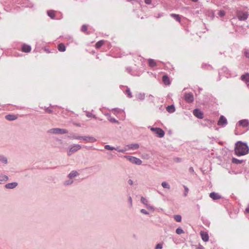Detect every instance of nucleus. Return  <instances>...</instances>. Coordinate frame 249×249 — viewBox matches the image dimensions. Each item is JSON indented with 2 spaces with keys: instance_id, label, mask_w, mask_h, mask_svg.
<instances>
[{
  "instance_id": "obj_50",
  "label": "nucleus",
  "mask_w": 249,
  "mask_h": 249,
  "mask_svg": "<svg viewBox=\"0 0 249 249\" xmlns=\"http://www.w3.org/2000/svg\"><path fill=\"white\" fill-rule=\"evenodd\" d=\"M0 160H1L2 162H3L4 163L7 162V160L4 157H2L1 159H0Z\"/></svg>"
},
{
  "instance_id": "obj_27",
  "label": "nucleus",
  "mask_w": 249,
  "mask_h": 249,
  "mask_svg": "<svg viewBox=\"0 0 249 249\" xmlns=\"http://www.w3.org/2000/svg\"><path fill=\"white\" fill-rule=\"evenodd\" d=\"M161 186L163 188H166L167 189H170V185L166 182L164 181L161 183Z\"/></svg>"
},
{
  "instance_id": "obj_49",
  "label": "nucleus",
  "mask_w": 249,
  "mask_h": 249,
  "mask_svg": "<svg viewBox=\"0 0 249 249\" xmlns=\"http://www.w3.org/2000/svg\"><path fill=\"white\" fill-rule=\"evenodd\" d=\"M144 2L147 4H150L151 3V0H144Z\"/></svg>"
},
{
  "instance_id": "obj_15",
  "label": "nucleus",
  "mask_w": 249,
  "mask_h": 249,
  "mask_svg": "<svg viewBox=\"0 0 249 249\" xmlns=\"http://www.w3.org/2000/svg\"><path fill=\"white\" fill-rule=\"evenodd\" d=\"M21 50L23 52L29 53L31 51V47L29 45L24 44L22 47Z\"/></svg>"
},
{
  "instance_id": "obj_9",
  "label": "nucleus",
  "mask_w": 249,
  "mask_h": 249,
  "mask_svg": "<svg viewBox=\"0 0 249 249\" xmlns=\"http://www.w3.org/2000/svg\"><path fill=\"white\" fill-rule=\"evenodd\" d=\"M193 114L197 118H199V119L203 118V113L199 109H197V108L195 109L193 111Z\"/></svg>"
},
{
  "instance_id": "obj_1",
  "label": "nucleus",
  "mask_w": 249,
  "mask_h": 249,
  "mask_svg": "<svg viewBox=\"0 0 249 249\" xmlns=\"http://www.w3.org/2000/svg\"><path fill=\"white\" fill-rule=\"evenodd\" d=\"M249 151V148L246 143L239 141L235 144L234 152L237 156L245 155L248 153Z\"/></svg>"
},
{
  "instance_id": "obj_10",
  "label": "nucleus",
  "mask_w": 249,
  "mask_h": 249,
  "mask_svg": "<svg viewBox=\"0 0 249 249\" xmlns=\"http://www.w3.org/2000/svg\"><path fill=\"white\" fill-rule=\"evenodd\" d=\"M81 148V145L79 144H76L73 146L68 152V155H71L72 153L77 151V150L80 149Z\"/></svg>"
},
{
  "instance_id": "obj_28",
  "label": "nucleus",
  "mask_w": 249,
  "mask_h": 249,
  "mask_svg": "<svg viewBox=\"0 0 249 249\" xmlns=\"http://www.w3.org/2000/svg\"><path fill=\"white\" fill-rule=\"evenodd\" d=\"M104 44L103 40H100L97 42L95 44V47L97 49L100 48Z\"/></svg>"
},
{
  "instance_id": "obj_54",
  "label": "nucleus",
  "mask_w": 249,
  "mask_h": 249,
  "mask_svg": "<svg viewBox=\"0 0 249 249\" xmlns=\"http://www.w3.org/2000/svg\"><path fill=\"white\" fill-rule=\"evenodd\" d=\"M149 97H150V98H151V97H152V98H153V96H152V95H149Z\"/></svg>"
},
{
  "instance_id": "obj_34",
  "label": "nucleus",
  "mask_w": 249,
  "mask_h": 249,
  "mask_svg": "<svg viewBox=\"0 0 249 249\" xmlns=\"http://www.w3.org/2000/svg\"><path fill=\"white\" fill-rule=\"evenodd\" d=\"M125 93L126 94H127V96L129 97V98H131L132 97V93L130 91V90L129 88H127L126 91H125Z\"/></svg>"
},
{
  "instance_id": "obj_57",
  "label": "nucleus",
  "mask_w": 249,
  "mask_h": 249,
  "mask_svg": "<svg viewBox=\"0 0 249 249\" xmlns=\"http://www.w3.org/2000/svg\"><path fill=\"white\" fill-rule=\"evenodd\" d=\"M201 249V248H198V249Z\"/></svg>"
},
{
  "instance_id": "obj_20",
  "label": "nucleus",
  "mask_w": 249,
  "mask_h": 249,
  "mask_svg": "<svg viewBox=\"0 0 249 249\" xmlns=\"http://www.w3.org/2000/svg\"><path fill=\"white\" fill-rule=\"evenodd\" d=\"M57 48H58V50H59V51L61 52H63L66 51L65 46L62 43H61L58 45Z\"/></svg>"
},
{
  "instance_id": "obj_38",
  "label": "nucleus",
  "mask_w": 249,
  "mask_h": 249,
  "mask_svg": "<svg viewBox=\"0 0 249 249\" xmlns=\"http://www.w3.org/2000/svg\"><path fill=\"white\" fill-rule=\"evenodd\" d=\"M88 30V26L86 25H83L81 28V31L86 33Z\"/></svg>"
},
{
  "instance_id": "obj_58",
  "label": "nucleus",
  "mask_w": 249,
  "mask_h": 249,
  "mask_svg": "<svg viewBox=\"0 0 249 249\" xmlns=\"http://www.w3.org/2000/svg\"><path fill=\"white\" fill-rule=\"evenodd\" d=\"M248 87L249 88V84H248Z\"/></svg>"
},
{
  "instance_id": "obj_45",
  "label": "nucleus",
  "mask_w": 249,
  "mask_h": 249,
  "mask_svg": "<svg viewBox=\"0 0 249 249\" xmlns=\"http://www.w3.org/2000/svg\"><path fill=\"white\" fill-rule=\"evenodd\" d=\"M128 201L130 202V207H131L132 205V199L130 196L128 197Z\"/></svg>"
},
{
  "instance_id": "obj_23",
  "label": "nucleus",
  "mask_w": 249,
  "mask_h": 249,
  "mask_svg": "<svg viewBox=\"0 0 249 249\" xmlns=\"http://www.w3.org/2000/svg\"><path fill=\"white\" fill-rule=\"evenodd\" d=\"M113 149L117 150L118 152H122V153H124V152H125L126 150H127V149L126 147L124 148V149H119L118 147L115 148L114 147L110 146V150H112Z\"/></svg>"
},
{
  "instance_id": "obj_16",
  "label": "nucleus",
  "mask_w": 249,
  "mask_h": 249,
  "mask_svg": "<svg viewBox=\"0 0 249 249\" xmlns=\"http://www.w3.org/2000/svg\"><path fill=\"white\" fill-rule=\"evenodd\" d=\"M162 81L164 84L169 85L170 84V80L168 76L166 75H164L162 76Z\"/></svg>"
},
{
  "instance_id": "obj_31",
  "label": "nucleus",
  "mask_w": 249,
  "mask_h": 249,
  "mask_svg": "<svg viewBox=\"0 0 249 249\" xmlns=\"http://www.w3.org/2000/svg\"><path fill=\"white\" fill-rule=\"evenodd\" d=\"M137 98L141 100H143L145 98V94L139 93L137 96Z\"/></svg>"
},
{
  "instance_id": "obj_48",
  "label": "nucleus",
  "mask_w": 249,
  "mask_h": 249,
  "mask_svg": "<svg viewBox=\"0 0 249 249\" xmlns=\"http://www.w3.org/2000/svg\"><path fill=\"white\" fill-rule=\"evenodd\" d=\"M245 212L246 213H249V203L248 207L245 209Z\"/></svg>"
},
{
  "instance_id": "obj_46",
  "label": "nucleus",
  "mask_w": 249,
  "mask_h": 249,
  "mask_svg": "<svg viewBox=\"0 0 249 249\" xmlns=\"http://www.w3.org/2000/svg\"><path fill=\"white\" fill-rule=\"evenodd\" d=\"M83 138H84V137H81V136H74L73 137V139H82L83 140Z\"/></svg>"
},
{
  "instance_id": "obj_7",
  "label": "nucleus",
  "mask_w": 249,
  "mask_h": 249,
  "mask_svg": "<svg viewBox=\"0 0 249 249\" xmlns=\"http://www.w3.org/2000/svg\"><path fill=\"white\" fill-rule=\"evenodd\" d=\"M227 124V119L223 115L220 116L217 122V125L222 126H225Z\"/></svg>"
},
{
  "instance_id": "obj_55",
  "label": "nucleus",
  "mask_w": 249,
  "mask_h": 249,
  "mask_svg": "<svg viewBox=\"0 0 249 249\" xmlns=\"http://www.w3.org/2000/svg\"><path fill=\"white\" fill-rule=\"evenodd\" d=\"M149 97H150V98H151V97H152V98H153V96H152V95H149Z\"/></svg>"
},
{
  "instance_id": "obj_5",
  "label": "nucleus",
  "mask_w": 249,
  "mask_h": 249,
  "mask_svg": "<svg viewBox=\"0 0 249 249\" xmlns=\"http://www.w3.org/2000/svg\"><path fill=\"white\" fill-rule=\"evenodd\" d=\"M237 126H242L248 130L249 129V122L246 119L240 120L238 122V124H237Z\"/></svg>"
},
{
  "instance_id": "obj_4",
  "label": "nucleus",
  "mask_w": 249,
  "mask_h": 249,
  "mask_svg": "<svg viewBox=\"0 0 249 249\" xmlns=\"http://www.w3.org/2000/svg\"><path fill=\"white\" fill-rule=\"evenodd\" d=\"M184 99L186 102L188 103H191L194 100V95L191 92L185 93L184 95Z\"/></svg>"
},
{
  "instance_id": "obj_26",
  "label": "nucleus",
  "mask_w": 249,
  "mask_h": 249,
  "mask_svg": "<svg viewBox=\"0 0 249 249\" xmlns=\"http://www.w3.org/2000/svg\"><path fill=\"white\" fill-rule=\"evenodd\" d=\"M243 162V160H239L235 158L232 159V162L236 164H241Z\"/></svg>"
},
{
  "instance_id": "obj_14",
  "label": "nucleus",
  "mask_w": 249,
  "mask_h": 249,
  "mask_svg": "<svg viewBox=\"0 0 249 249\" xmlns=\"http://www.w3.org/2000/svg\"><path fill=\"white\" fill-rule=\"evenodd\" d=\"M128 149H137L139 148V145L138 143L131 144L126 146Z\"/></svg>"
},
{
  "instance_id": "obj_18",
  "label": "nucleus",
  "mask_w": 249,
  "mask_h": 249,
  "mask_svg": "<svg viewBox=\"0 0 249 249\" xmlns=\"http://www.w3.org/2000/svg\"><path fill=\"white\" fill-rule=\"evenodd\" d=\"M5 118L9 121H14L18 118L17 116L15 115H7L5 116Z\"/></svg>"
},
{
  "instance_id": "obj_36",
  "label": "nucleus",
  "mask_w": 249,
  "mask_h": 249,
  "mask_svg": "<svg viewBox=\"0 0 249 249\" xmlns=\"http://www.w3.org/2000/svg\"><path fill=\"white\" fill-rule=\"evenodd\" d=\"M176 232L178 234H180L183 233H184V231H183V230L182 229H181L180 228H178L176 229Z\"/></svg>"
},
{
  "instance_id": "obj_8",
  "label": "nucleus",
  "mask_w": 249,
  "mask_h": 249,
  "mask_svg": "<svg viewBox=\"0 0 249 249\" xmlns=\"http://www.w3.org/2000/svg\"><path fill=\"white\" fill-rule=\"evenodd\" d=\"M238 18L240 20H245L248 17V14L246 12H239L237 15Z\"/></svg>"
},
{
  "instance_id": "obj_43",
  "label": "nucleus",
  "mask_w": 249,
  "mask_h": 249,
  "mask_svg": "<svg viewBox=\"0 0 249 249\" xmlns=\"http://www.w3.org/2000/svg\"><path fill=\"white\" fill-rule=\"evenodd\" d=\"M141 212L144 214H148L149 213L144 209H142Z\"/></svg>"
},
{
  "instance_id": "obj_24",
  "label": "nucleus",
  "mask_w": 249,
  "mask_h": 249,
  "mask_svg": "<svg viewBox=\"0 0 249 249\" xmlns=\"http://www.w3.org/2000/svg\"><path fill=\"white\" fill-rule=\"evenodd\" d=\"M149 65L151 67H154L157 66L156 62L152 59H149L148 60Z\"/></svg>"
},
{
  "instance_id": "obj_53",
  "label": "nucleus",
  "mask_w": 249,
  "mask_h": 249,
  "mask_svg": "<svg viewBox=\"0 0 249 249\" xmlns=\"http://www.w3.org/2000/svg\"><path fill=\"white\" fill-rule=\"evenodd\" d=\"M105 147L106 149L109 150V145H106Z\"/></svg>"
},
{
  "instance_id": "obj_35",
  "label": "nucleus",
  "mask_w": 249,
  "mask_h": 249,
  "mask_svg": "<svg viewBox=\"0 0 249 249\" xmlns=\"http://www.w3.org/2000/svg\"><path fill=\"white\" fill-rule=\"evenodd\" d=\"M244 54L247 58H249V49H244Z\"/></svg>"
},
{
  "instance_id": "obj_44",
  "label": "nucleus",
  "mask_w": 249,
  "mask_h": 249,
  "mask_svg": "<svg viewBox=\"0 0 249 249\" xmlns=\"http://www.w3.org/2000/svg\"><path fill=\"white\" fill-rule=\"evenodd\" d=\"M146 208L148 209H150V210H151L152 211H154V208L153 206H150L148 204L146 206Z\"/></svg>"
},
{
  "instance_id": "obj_33",
  "label": "nucleus",
  "mask_w": 249,
  "mask_h": 249,
  "mask_svg": "<svg viewBox=\"0 0 249 249\" xmlns=\"http://www.w3.org/2000/svg\"><path fill=\"white\" fill-rule=\"evenodd\" d=\"M77 175V172L75 171H72L70 174H69V176L70 178L75 177Z\"/></svg>"
},
{
  "instance_id": "obj_29",
  "label": "nucleus",
  "mask_w": 249,
  "mask_h": 249,
  "mask_svg": "<svg viewBox=\"0 0 249 249\" xmlns=\"http://www.w3.org/2000/svg\"><path fill=\"white\" fill-rule=\"evenodd\" d=\"M141 202L143 204H144L146 206L148 205V201L147 199H146L145 198H144V197L142 196L141 198Z\"/></svg>"
},
{
  "instance_id": "obj_56",
  "label": "nucleus",
  "mask_w": 249,
  "mask_h": 249,
  "mask_svg": "<svg viewBox=\"0 0 249 249\" xmlns=\"http://www.w3.org/2000/svg\"><path fill=\"white\" fill-rule=\"evenodd\" d=\"M235 134L236 135H237V134H238V133L236 132V131H235Z\"/></svg>"
},
{
  "instance_id": "obj_2",
  "label": "nucleus",
  "mask_w": 249,
  "mask_h": 249,
  "mask_svg": "<svg viewBox=\"0 0 249 249\" xmlns=\"http://www.w3.org/2000/svg\"><path fill=\"white\" fill-rule=\"evenodd\" d=\"M124 157L127 159L131 162L136 165H141L142 163V161L140 159L135 157L124 156Z\"/></svg>"
},
{
  "instance_id": "obj_51",
  "label": "nucleus",
  "mask_w": 249,
  "mask_h": 249,
  "mask_svg": "<svg viewBox=\"0 0 249 249\" xmlns=\"http://www.w3.org/2000/svg\"><path fill=\"white\" fill-rule=\"evenodd\" d=\"M189 171L191 173H193L194 172L193 168L192 167H190L189 169Z\"/></svg>"
},
{
  "instance_id": "obj_22",
  "label": "nucleus",
  "mask_w": 249,
  "mask_h": 249,
  "mask_svg": "<svg viewBox=\"0 0 249 249\" xmlns=\"http://www.w3.org/2000/svg\"><path fill=\"white\" fill-rule=\"evenodd\" d=\"M48 15L52 19L54 18L55 17V11L54 10H49L47 12Z\"/></svg>"
},
{
  "instance_id": "obj_37",
  "label": "nucleus",
  "mask_w": 249,
  "mask_h": 249,
  "mask_svg": "<svg viewBox=\"0 0 249 249\" xmlns=\"http://www.w3.org/2000/svg\"><path fill=\"white\" fill-rule=\"evenodd\" d=\"M112 111L114 114L120 113L122 112V110L119 108H114L112 109Z\"/></svg>"
},
{
  "instance_id": "obj_12",
  "label": "nucleus",
  "mask_w": 249,
  "mask_h": 249,
  "mask_svg": "<svg viewBox=\"0 0 249 249\" xmlns=\"http://www.w3.org/2000/svg\"><path fill=\"white\" fill-rule=\"evenodd\" d=\"M209 196L213 200H218L221 198V196L220 195L215 192L211 193Z\"/></svg>"
},
{
  "instance_id": "obj_3",
  "label": "nucleus",
  "mask_w": 249,
  "mask_h": 249,
  "mask_svg": "<svg viewBox=\"0 0 249 249\" xmlns=\"http://www.w3.org/2000/svg\"><path fill=\"white\" fill-rule=\"evenodd\" d=\"M150 129L152 132L156 134L160 138L163 137L165 134L164 131L160 128L151 127Z\"/></svg>"
},
{
  "instance_id": "obj_21",
  "label": "nucleus",
  "mask_w": 249,
  "mask_h": 249,
  "mask_svg": "<svg viewBox=\"0 0 249 249\" xmlns=\"http://www.w3.org/2000/svg\"><path fill=\"white\" fill-rule=\"evenodd\" d=\"M166 110L169 113L174 112L175 111V106L173 105L167 106Z\"/></svg>"
},
{
  "instance_id": "obj_13",
  "label": "nucleus",
  "mask_w": 249,
  "mask_h": 249,
  "mask_svg": "<svg viewBox=\"0 0 249 249\" xmlns=\"http://www.w3.org/2000/svg\"><path fill=\"white\" fill-rule=\"evenodd\" d=\"M83 141L86 142H94L96 140L95 138L91 137H84Z\"/></svg>"
},
{
  "instance_id": "obj_11",
  "label": "nucleus",
  "mask_w": 249,
  "mask_h": 249,
  "mask_svg": "<svg viewBox=\"0 0 249 249\" xmlns=\"http://www.w3.org/2000/svg\"><path fill=\"white\" fill-rule=\"evenodd\" d=\"M200 234L203 241L204 242H207L209 241V236L207 232L204 231H200Z\"/></svg>"
},
{
  "instance_id": "obj_41",
  "label": "nucleus",
  "mask_w": 249,
  "mask_h": 249,
  "mask_svg": "<svg viewBox=\"0 0 249 249\" xmlns=\"http://www.w3.org/2000/svg\"><path fill=\"white\" fill-rule=\"evenodd\" d=\"M162 248V245L161 244H158L156 246V249H161Z\"/></svg>"
},
{
  "instance_id": "obj_17",
  "label": "nucleus",
  "mask_w": 249,
  "mask_h": 249,
  "mask_svg": "<svg viewBox=\"0 0 249 249\" xmlns=\"http://www.w3.org/2000/svg\"><path fill=\"white\" fill-rule=\"evenodd\" d=\"M18 185L17 182L9 183L5 185V187L8 189H13Z\"/></svg>"
},
{
  "instance_id": "obj_47",
  "label": "nucleus",
  "mask_w": 249,
  "mask_h": 249,
  "mask_svg": "<svg viewBox=\"0 0 249 249\" xmlns=\"http://www.w3.org/2000/svg\"><path fill=\"white\" fill-rule=\"evenodd\" d=\"M45 112L48 113H51L52 112V110L48 108L45 109Z\"/></svg>"
},
{
  "instance_id": "obj_30",
  "label": "nucleus",
  "mask_w": 249,
  "mask_h": 249,
  "mask_svg": "<svg viewBox=\"0 0 249 249\" xmlns=\"http://www.w3.org/2000/svg\"><path fill=\"white\" fill-rule=\"evenodd\" d=\"M174 219L178 222H179L181 221V216L180 215H174Z\"/></svg>"
},
{
  "instance_id": "obj_25",
  "label": "nucleus",
  "mask_w": 249,
  "mask_h": 249,
  "mask_svg": "<svg viewBox=\"0 0 249 249\" xmlns=\"http://www.w3.org/2000/svg\"><path fill=\"white\" fill-rule=\"evenodd\" d=\"M170 16L174 18L177 21H178L179 22H180L181 18L179 15H177L176 14H171L170 15Z\"/></svg>"
},
{
  "instance_id": "obj_6",
  "label": "nucleus",
  "mask_w": 249,
  "mask_h": 249,
  "mask_svg": "<svg viewBox=\"0 0 249 249\" xmlns=\"http://www.w3.org/2000/svg\"><path fill=\"white\" fill-rule=\"evenodd\" d=\"M50 132L55 134H65L68 132L66 129L60 128H53L50 130Z\"/></svg>"
},
{
  "instance_id": "obj_39",
  "label": "nucleus",
  "mask_w": 249,
  "mask_h": 249,
  "mask_svg": "<svg viewBox=\"0 0 249 249\" xmlns=\"http://www.w3.org/2000/svg\"><path fill=\"white\" fill-rule=\"evenodd\" d=\"M218 15L221 17H222L225 15V12L224 11H219L218 12Z\"/></svg>"
},
{
  "instance_id": "obj_52",
  "label": "nucleus",
  "mask_w": 249,
  "mask_h": 249,
  "mask_svg": "<svg viewBox=\"0 0 249 249\" xmlns=\"http://www.w3.org/2000/svg\"><path fill=\"white\" fill-rule=\"evenodd\" d=\"M128 183L129 185H132L133 184V181L131 179H129L128 181Z\"/></svg>"
},
{
  "instance_id": "obj_19",
  "label": "nucleus",
  "mask_w": 249,
  "mask_h": 249,
  "mask_svg": "<svg viewBox=\"0 0 249 249\" xmlns=\"http://www.w3.org/2000/svg\"><path fill=\"white\" fill-rule=\"evenodd\" d=\"M241 79L246 82H249V73H247L241 76Z\"/></svg>"
},
{
  "instance_id": "obj_42",
  "label": "nucleus",
  "mask_w": 249,
  "mask_h": 249,
  "mask_svg": "<svg viewBox=\"0 0 249 249\" xmlns=\"http://www.w3.org/2000/svg\"><path fill=\"white\" fill-rule=\"evenodd\" d=\"M110 122H111V123H119L118 121L117 120H116L114 118H110Z\"/></svg>"
},
{
  "instance_id": "obj_32",
  "label": "nucleus",
  "mask_w": 249,
  "mask_h": 249,
  "mask_svg": "<svg viewBox=\"0 0 249 249\" xmlns=\"http://www.w3.org/2000/svg\"><path fill=\"white\" fill-rule=\"evenodd\" d=\"M8 180V177L5 175H0V181H6Z\"/></svg>"
},
{
  "instance_id": "obj_40",
  "label": "nucleus",
  "mask_w": 249,
  "mask_h": 249,
  "mask_svg": "<svg viewBox=\"0 0 249 249\" xmlns=\"http://www.w3.org/2000/svg\"><path fill=\"white\" fill-rule=\"evenodd\" d=\"M184 190H185V193H184V195L185 196H187V195L188 193L189 189L186 186H184Z\"/></svg>"
}]
</instances>
